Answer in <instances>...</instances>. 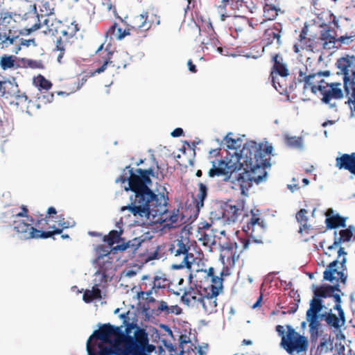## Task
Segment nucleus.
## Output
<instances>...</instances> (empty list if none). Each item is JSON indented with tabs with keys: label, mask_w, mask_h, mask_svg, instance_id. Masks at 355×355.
<instances>
[{
	"label": "nucleus",
	"mask_w": 355,
	"mask_h": 355,
	"mask_svg": "<svg viewBox=\"0 0 355 355\" xmlns=\"http://www.w3.org/2000/svg\"><path fill=\"white\" fill-rule=\"evenodd\" d=\"M239 155L243 159L244 171L236 175L232 183L239 187L243 196L248 197L249 189L254 183L259 185L267 180V170H270L272 165V157L277 154L272 144L264 139L261 142L247 139Z\"/></svg>",
	"instance_id": "1"
},
{
	"label": "nucleus",
	"mask_w": 355,
	"mask_h": 355,
	"mask_svg": "<svg viewBox=\"0 0 355 355\" xmlns=\"http://www.w3.org/2000/svg\"><path fill=\"white\" fill-rule=\"evenodd\" d=\"M338 258L343 256L340 262L341 265V270L338 271L336 268V266L339 262L338 259L333 261L327 266L326 270L324 271L323 278L324 280L330 282L333 285H322L320 286L315 287L313 290V293L314 296L318 299L331 297L332 293L336 291H340L338 288L339 282L345 283L346 282L347 275H345L344 271L347 270L345 266L347 259L345 257L347 254V252L345 251L344 248L340 247L338 250Z\"/></svg>",
	"instance_id": "2"
},
{
	"label": "nucleus",
	"mask_w": 355,
	"mask_h": 355,
	"mask_svg": "<svg viewBox=\"0 0 355 355\" xmlns=\"http://www.w3.org/2000/svg\"><path fill=\"white\" fill-rule=\"evenodd\" d=\"M122 327H115L107 323L103 324L99 329L94 331V336L98 339L110 344V346L100 347V355H103V351L106 348H111L117 354H123L121 352L126 349L130 336L123 334Z\"/></svg>",
	"instance_id": "3"
},
{
	"label": "nucleus",
	"mask_w": 355,
	"mask_h": 355,
	"mask_svg": "<svg viewBox=\"0 0 355 355\" xmlns=\"http://www.w3.org/2000/svg\"><path fill=\"white\" fill-rule=\"evenodd\" d=\"M116 183H121L122 184L127 183L124 186L125 192H132L129 200H152L155 198V191H153V182L141 178V176L130 171V175L125 176L120 175L115 180Z\"/></svg>",
	"instance_id": "4"
},
{
	"label": "nucleus",
	"mask_w": 355,
	"mask_h": 355,
	"mask_svg": "<svg viewBox=\"0 0 355 355\" xmlns=\"http://www.w3.org/2000/svg\"><path fill=\"white\" fill-rule=\"evenodd\" d=\"M239 153L227 151L225 157L211 162L213 166L208 172L209 177L224 176L223 181L228 182L230 181L233 173H236V176L241 173L239 171H244L245 164L241 162ZM232 181L233 180H231L232 182Z\"/></svg>",
	"instance_id": "5"
},
{
	"label": "nucleus",
	"mask_w": 355,
	"mask_h": 355,
	"mask_svg": "<svg viewBox=\"0 0 355 355\" xmlns=\"http://www.w3.org/2000/svg\"><path fill=\"white\" fill-rule=\"evenodd\" d=\"M276 331L282 337L280 345L289 354L306 352L309 347L307 338L300 335L291 326L286 325L287 332L282 325L276 326Z\"/></svg>",
	"instance_id": "6"
},
{
	"label": "nucleus",
	"mask_w": 355,
	"mask_h": 355,
	"mask_svg": "<svg viewBox=\"0 0 355 355\" xmlns=\"http://www.w3.org/2000/svg\"><path fill=\"white\" fill-rule=\"evenodd\" d=\"M191 244L188 238L180 236L177 238L170 244L168 248L169 254L176 262L175 268H191L196 258L191 252Z\"/></svg>",
	"instance_id": "7"
},
{
	"label": "nucleus",
	"mask_w": 355,
	"mask_h": 355,
	"mask_svg": "<svg viewBox=\"0 0 355 355\" xmlns=\"http://www.w3.org/2000/svg\"><path fill=\"white\" fill-rule=\"evenodd\" d=\"M245 201H220L216 202L211 211V218L222 220L225 224L236 223L243 215Z\"/></svg>",
	"instance_id": "8"
},
{
	"label": "nucleus",
	"mask_w": 355,
	"mask_h": 355,
	"mask_svg": "<svg viewBox=\"0 0 355 355\" xmlns=\"http://www.w3.org/2000/svg\"><path fill=\"white\" fill-rule=\"evenodd\" d=\"M251 218L250 221L244 225L243 227V231L245 232L249 238H240L239 239V248L240 252L248 250L250 245L252 243H257L260 242V240L257 239L258 235L256 232L257 227H259L261 230H263L266 227V224L263 219L260 218V210L257 209H252L250 211ZM231 246L229 250H232L234 247L236 250L239 248V245L236 243H231Z\"/></svg>",
	"instance_id": "9"
},
{
	"label": "nucleus",
	"mask_w": 355,
	"mask_h": 355,
	"mask_svg": "<svg viewBox=\"0 0 355 355\" xmlns=\"http://www.w3.org/2000/svg\"><path fill=\"white\" fill-rule=\"evenodd\" d=\"M139 202H144L139 205H135L132 203L127 207H123L122 211L129 209L134 216L140 217H146L152 223H159L163 214L166 211L167 201H164L162 204L161 201H138Z\"/></svg>",
	"instance_id": "10"
},
{
	"label": "nucleus",
	"mask_w": 355,
	"mask_h": 355,
	"mask_svg": "<svg viewBox=\"0 0 355 355\" xmlns=\"http://www.w3.org/2000/svg\"><path fill=\"white\" fill-rule=\"evenodd\" d=\"M129 248L131 249L132 253H137L139 255L142 256L143 260L145 261V262L161 257L158 252L161 248L160 245H155L150 241L140 240L138 238H135L127 243L117 245L112 249L124 251Z\"/></svg>",
	"instance_id": "11"
},
{
	"label": "nucleus",
	"mask_w": 355,
	"mask_h": 355,
	"mask_svg": "<svg viewBox=\"0 0 355 355\" xmlns=\"http://www.w3.org/2000/svg\"><path fill=\"white\" fill-rule=\"evenodd\" d=\"M155 347L149 344L148 335L146 330L137 328L135 331L134 337L130 336L126 349L122 352V355H150Z\"/></svg>",
	"instance_id": "12"
},
{
	"label": "nucleus",
	"mask_w": 355,
	"mask_h": 355,
	"mask_svg": "<svg viewBox=\"0 0 355 355\" xmlns=\"http://www.w3.org/2000/svg\"><path fill=\"white\" fill-rule=\"evenodd\" d=\"M216 281V285L204 286L202 289V296L200 305L208 315L217 311V297L223 291V285H221L218 280Z\"/></svg>",
	"instance_id": "13"
},
{
	"label": "nucleus",
	"mask_w": 355,
	"mask_h": 355,
	"mask_svg": "<svg viewBox=\"0 0 355 355\" xmlns=\"http://www.w3.org/2000/svg\"><path fill=\"white\" fill-rule=\"evenodd\" d=\"M142 279L144 281H148L150 288L148 289L147 282H143L141 286H144L143 288L144 291H141L138 295L139 296L146 295V299L150 302L155 301L154 297H150V295L153 293H157L159 289L165 288L169 285V280L166 277L165 275H156L153 279H150L147 276H144Z\"/></svg>",
	"instance_id": "14"
},
{
	"label": "nucleus",
	"mask_w": 355,
	"mask_h": 355,
	"mask_svg": "<svg viewBox=\"0 0 355 355\" xmlns=\"http://www.w3.org/2000/svg\"><path fill=\"white\" fill-rule=\"evenodd\" d=\"M335 67L340 70L336 73L338 76L355 79V55L345 53L337 59Z\"/></svg>",
	"instance_id": "15"
},
{
	"label": "nucleus",
	"mask_w": 355,
	"mask_h": 355,
	"mask_svg": "<svg viewBox=\"0 0 355 355\" xmlns=\"http://www.w3.org/2000/svg\"><path fill=\"white\" fill-rule=\"evenodd\" d=\"M203 205L204 201H187L184 207H181V212L180 211L181 224L191 223L196 220Z\"/></svg>",
	"instance_id": "16"
},
{
	"label": "nucleus",
	"mask_w": 355,
	"mask_h": 355,
	"mask_svg": "<svg viewBox=\"0 0 355 355\" xmlns=\"http://www.w3.org/2000/svg\"><path fill=\"white\" fill-rule=\"evenodd\" d=\"M13 230L17 236L23 240L34 238H41L40 234L42 231L38 230L31 224L24 222L22 220H15L12 223Z\"/></svg>",
	"instance_id": "17"
},
{
	"label": "nucleus",
	"mask_w": 355,
	"mask_h": 355,
	"mask_svg": "<svg viewBox=\"0 0 355 355\" xmlns=\"http://www.w3.org/2000/svg\"><path fill=\"white\" fill-rule=\"evenodd\" d=\"M159 220V223L164 229L170 230L179 227L181 225L180 209L173 208L170 210L166 206V211L164 212L161 219Z\"/></svg>",
	"instance_id": "18"
},
{
	"label": "nucleus",
	"mask_w": 355,
	"mask_h": 355,
	"mask_svg": "<svg viewBox=\"0 0 355 355\" xmlns=\"http://www.w3.org/2000/svg\"><path fill=\"white\" fill-rule=\"evenodd\" d=\"M336 167L339 170L348 171L355 176V152L340 153L336 157Z\"/></svg>",
	"instance_id": "19"
},
{
	"label": "nucleus",
	"mask_w": 355,
	"mask_h": 355,
	"mask_svg": "<svg viewBox=\"0 0 355 355\" xmlns=\"http://www.w3.org/2000/svg\"><path fill=\"white\" fill-rule=\"evenodd\" d=\"M202 288H204V286H200L199 288H190L185 291L181 297L182 302L188 306L198 307L202 296Z\"/></svg>",
	"instance_id": "20"
},
{
	"label": "nucleus",
	"mask_w": 355,
	"mask_h": 355,
	"mask_svg": "<svg viewBox=\"0 0 355 355\" xmlns=\"http://www.w3.org/2000/svg\"><path fill=\"white\" fill-rule=\"evenodd\" d=\"M95 263L98 267L95 275L101 276V282H107V279L113 275L115 270L112 258L102 259L99 262H95Z\"/></svg>",
	"instance_id": "21"
},
{
	"label": "nucleus",
	"mask_w": 355,
	"mask_h": 355,
	"mask_svg": "<svg viewBox=\"0 0 355 355\" xmlns=\"http://www.w3.org/2000/svg\"><path fill=\"white\" fill-rule=\"evenodd\" d=\"M58 223L59 227H55L54 226H53L51 227L53 229V230L42 232L40 234L41 238L47 239L51 237L54 234H60L62 232V230L64 229L72 227L75 225V221L66 220L63 215L59 216Z\"/></svg>",
	"instance_id": "22"
},
{
	"label": "nucleus",
	"mask_w": 355,
	"mask_h": 355,
	"mask_svg": "<svg viewBox=\"0 0 355 355\" xmlns=\"http://www.w3.org/2000/svg\"><path fill=\"white\" fill-rule=\"evenodd\" d=\"M22 58L17 57L14 55L3 54L0 58V67L6 71L8 69H17L21 68Z\"/></svg>",
	"instance_id": "23"
},
{
	"label": "nucleus",
	"mask_w": 355,
	"mask_h": 355,
	"mask_svg": "<svg viewBox=\"0 0 355 355\" xmlns=\"http://www.w3.org/2000/svg\"><path fill=\"white\" fill-rule=\"evenodd\" d=\"M127 168H130V171L141 176V178L148 180L150 182H153L152 178L157 179L159 181H162V178H160L159 176H158V173L156 172L155 166L154 164L150 166L148 168H137L136 169L131 167V165L129 164L128 165Z\"/></svg>",
	"instance_id": "24"
},
{
	"label": "nucleus",
	"mask_w": 355,
	"mask_h": 355,
	"mask_svg": "<svg viewBox=\"0 0 355 355\" xmlns=\"http://www.w3.org/2000/svg\"><path fill=\"white\" fill-rule=\"evenodd\" d=\"M355 231V227L349 225L348 228L342 230L339 232V236H337V232H334V241L328 249L332 250L335 247L339 245L341 243L349 241L353 236V233Z\"/></svg>",
	"instance_id": "25"
},
{
	"label": "nucleus",
	"mask_w": 355,
	"mask_h": 355,
	"mask_svg": "<svg viewBox=\"0 0 355 355\" xmlns=\"http://www.w3.org/2000/svg\"><path fill=\"white\" fill-rule=\"evenodd\" d=\"M279 12L282 13L284 12V11H282L278 5L276 6L274 3H268L267 2H264L263 17L265 18L260 22V24H263L268 21L275 20L277 18Z\"/></svg>",
	"instance_id": "26"
},
{
	"label": "nucleus",
	"mask_w": 355,
	"mask_h": 355,
	"mask_svg": "<svg viewBox=\"0 0 355 355\" xmlns=\"http://www.w3.org/2000/svg\"><path fill=\"white\" fill-rule=\"evenodd\" d=\"M308 211L305 209H301L296 214V219L300 224L298 232L302 236H304V233L309 234L312 230L311 225L308 224Z\"/></svg>",
	"instance_id": "27"
},
{
	"label": "nucleus",
	"mask_w": 355,
	"mask_h": 355,
	"mask_svg": "<svg viewBox=\"0 0 355 355\" xmlns=\"http://www.w3.org/2000/svg\"><path fill=\"white\" fill-rule=\"evenodd\" d=\"M232 135V132H229L223 137V141L225 142V149L234 150V153H239L243 150L242 138H232L231 137Z\"/></svg>",
	"instance_id": "28"
},
{
	"label": "nucleus",
	"mask_w": 355,
	"mask_h": 355,
	"mask_svg": "<svg viewBox=\"0 0 355 355\" xmlns=\"http://www.w3.org/2000/svg\"><path fill=\"white\" fill-rule=\"evenodd\" d=\"M33 85L35 87L39 92L49 91L53 87V83L50 80L46 79L44 76L39 73L33 78Z\"/></svg>",
	"instance_id": "29"
},
{
	"label": "nucleus",
	"mask_w": 355,
	"mask_h": 355,
	"mask_svg": "<svg viewBox=\"0 0 355 355\" xmlns=\"http://www.w3.org/2000/svg\"><path fill=\"white\" fill-rule=\"evenodd\" d=\"M284 142L289 148L300 150L304 149V139L301 136H291L288 134H285L284 135Z\"/></svg>",
	"instance_id": "30"
},
{
	"label": "nucleus",
	"mask_w": 355,
	"mask_h": 355,
	"mask_svg": "<svg viewBox=\"0 0 355 355\" xmlns=\"http://www.w3.org/2000/svg\"><path fill=\"white\" fill-rule=\"evenodd\" d=\"M333 212L332 209H329L328 211L327 218L325 219L327 227L329 229H335L338 227H345L346 226L345 218L341 217L339 215L331 216V214Z\"/></svg>",
	"instance_id": "31"
},
{
	"label": "nucleus",
	"mask_w": 355,
	"mask_h": 355,
	"mask_svg": "<svg viewBox=\"0 0 355 355\" xmlns=\"http://www.w3.org/2000/svg\"><path fill=\"white\" fill-rule=\"evenodd\" d=\"M196 237L202 244L207 247H211L215 244V236L212 232H198Z\"/></svg>",
	"instance_id": "32"
},
{
	"label": "nucleus",
	"mask_w": 355,
	"mask_h": 355,
	"mask_svg": "<svg viewBox=\"0 0 355 355\" xmlns=\"http://www.w3.org/2000/svg\"><path fill=\"white\" fill-rule=\"evenodd\" d=\"M324 305L321 299H318L314 296L310 303V308L306 311V317L310 315L318 316V313L323 309Z\"/></svg>",
	"instance_id": "33"
},
{
	"label": "nucleus",
	"mask_w": 355,
	"mask_h": 355,
	"mask_svg": "<svg viewBox=\"0 0 355 355\" xmlns=\"http://www.w3.org/2000/svg\"><path fill=\"white\" fill-rule=\"evenodd\" d=\"M306 320L309 322L311 338L312 339L317 338L318 336L319 327L320 326L318 316L310 315V317H306Z\"/></svg>",
	"instance_id": "34"
},
{
	"label": "nucleus",
	"mask_w": 355,
	"mask_h": 355,
	"mask_svg": "<svg viewBox=\"0 0 355 355\" xmlns=\"http://www.w3.org/2000/svg\"><path fill=\"white\" fill-rule=\"evenodd\" d=\"M112 250V247L108 244L107 245H98L95 248L97 257L96 258L94 262H99L102 259L110 258L109 254H110Z\"/></svg>",
	"instance_id": "35"
},
{
	"label": "nucleus",
	"mask_w": 355,
	"mask_h": 355,
	"mask_svg": "<svg viewBox=\"0 0 355 355\" xmlns=\"http://www.w3.org/2000/svg\"><path fill=\"white\" fill-rule=\"evenodd\" d=\"M83 300L86 303H90L94 300H101V291L96 286H94L92 290H86L83 294Z\"/></svg>",
	"instance_id": "36"
},
{
	"label": "nucleus",
	"mask_w": 355,
	"mask_h": 355,
	"mask_svg": "<svg viewBox=\"0 0 355 355\" xmlns=\"http://www.w3.org/2000/svg\"><path fill=\"white\" fill-rule=\"evenodd\" d=\"M333 342L329 338H322L315 350V355H324L333 350Z\"/></svg>",
	"instance_id": "37"
},
{
	"label": "nucleus",
	"mask_w": 355,
	"mask_h": 355,
	"mask_svg": "<svg viewBox=\"0 0 355 355\" xmlns=\"http://www.w3.org/2000/svg\"><path fill=\"white\" fill-rule=\"evenodd\" d=\"M21 68L44 69L45 67L41 60H37L31 58H22Z\"/></svg>",
	"instance_id": "38"
},
{
	"label": "nucleus",
	"mask_w": 355,
	"mask_h": 355,
	"mask_svg": "<svg viewBox=\"0 0 355 355\" xmlns=\"http://www.w3.org/2000/svg\"><path fill=\"white\" fill-rule=\"evenodd\" d=\"M153 191H155L154 200H170L166 187L159 182L155 183V187L153 188Z\"/></svg>",
	"instance_id": "39"
},
{
	"label": "nucleus",
	"mask_w": 355,
	"mask_h": 355,
	"mask_svg": "<svg viewBox=\"0 0 355 355\" xmlns=\"http://www.w3.org/2000/svg\"><path fill=\"white\" fill-rule=\"evenodd\" d=\"M321 318H324L327 324L330 327H333L336 329H338L341 327L340 319L335 314L331 313V309H330V312L322 314Z\"/></svg>",
	"instance_id": "40"
},
{
	"label": "nucleus",
	"mask_w": 355,
	"mask_h": 355,
	"mask_svg": "<svg viewBox=\"0 0 355 355\" xmlns=\"http://www.w3.org/2000/svg\"><path fill=\"white\" fill-rule=\"evenodd\" d=\"M340 82L327 83V86L331 88V95L334 99L340 100L344 98L345 92L340 87Z\"/></svg>",
	"instance_id": "41"
},
{
	"label": "nucleus",
	"mask_w": 355,
	"mask_h": 355,
	"mask_svg": "<svg viewBox=\"0 0 355 355\" xmlns=\"http://www.w3.org/2000/svg\"><path fill=\"white\" fill-rule=\"evenodd\" d=\"M271 73H275L282 78H286L290 75V71L286 62L282 64L280 66L276 67V66H272Z\"/></svg>",
	"instance_id": "42"
},
{
	"label": "nucleus",
	"mask_w": 355,
	"mask_h": 355,
	"mask_svg": "<svg viewBox=\"0 0 355 355\" xmlns=\"http://www.w3.org/2000/svg\"><path fill=\"white\" fill-rule=\"evenodd\" d=\"M272 33H274L271 28H266L263 31V38L260 44H262V49L265 51L266 47L270 46L273 44L275 38L272 37Z\"/></svg>",
	"instance_id": "43"
},
{
	"label": "nucleus",
	"mask_w": 355,
	"mask_h": 355,
	"mask_svg": "<svg viewBox=\"0 0 355 355\" xmlns=\"http://www.w3.org/2000/svg\"><path fill=\"white\" fill-rule=\"evenodd\" d=\"M121 232H118L117 230H112L109 232L108 235H106L103 237V241L106 242L109 245L112 247V245L118 243L120 240Z\"/></svg>",
	"instance_id": "44"
},
{
	"label": "nucleus",
	"mask_w": 355,
	"mask_h": 355,
	"mask_svg": "<svg viewBox=\"0 0 355 355\" xmlns=\"http://www.w3.org/2000/svg\"><path fill=\"white\" fill-rule=\"evenodd\" d=\"M208 187L202 182L198 183V193L196 198L192 195V200H206L207 198Z\"/></svg>",
	"instance_id": "45"
},
{
	"label": "nucleus",
	"mask_w": 355,
	"mask_h": 355,
	"mask_svg": "<svg viewBox=\"0 0 355 355\" xmlns=\"http://www.w3.org/2000/svg\"><path fill=\"white\" fill-rule=\"evenodd\" d=\"M343 89L346 96H349L350 92L355 88V79L349 78L348 76L343 77Z\"/></svg>",
	"instance_id": "46"
},
{
	"label": "nucleus",
	"mask_w": 355,
	"mask_h": 355,
	"mask_svg": "<svg viewBox=\"0 0 355 355\" xmlns=\"http://www.w3.org/2000/svg\"><path fill=\"white\" fill-rule=\"evenodd\" d=\"M296 81L295 78H294L293 82L289 85L288 87H283L282 88V91H279V93L281 95H284L286 96V101H291L290 95L289 94L295 90L296 88Z\"/></svg>",
	"instance_id": "47"
},
{
	"label": "nucleus",
	"mask_w": 355,
	"mask_h": 355,
	"mask_svg": "<svg viewBox=\"0 0 355 355\" xmlns=\"http://www.w3.org/2000/svg\"><path fill=\"white\" fill-rule=\"evenodd\" d=\"M207 277L209 278L211 282V284L208 286H215V283H216V280H218L219 282H220L221 285H223V279L215 275L214 268L212 267L209 268L207 270Z\"/></svg>",
	"instance_id": "48"
},
{
	"label": "nucleus",
	"mask_w": 355,
	"mask_h": 355,
	"mask_svg": "<svg viewBox=\"0 0 355 355\" xmlns=\"http://www.w3.org/2000/svg\"><path fill=\"white\" fill-rule=\"evenodd\" d=\"M19 35H10V33H8L6 36V38L0 42V45H1V49L8 47L9 45L13 44L16 40L19 38Z\"/></svg>",
	"instance_id": "49"
},
{
	"label": "nucleus",
	"mask_w": 355,
	"mask_h": 355,
	"mask_svg": "<svg viewBox=\"0 0 355 355\" xmlns=\"http://www.w3.org/2000/svg\"><path fill=\"white\" fill-rule=\"evenodd\" d=\"M270 62L272 63V66H276V67L285 62H284L283 57L280 53H275L271 54Z\"/></svg>",
	"instance_id": "50"
},
{
	"label": "nucleus",
	"mask_w": 355,
	"mask_h": 355,
	"mask_svg": "<svg viewBox=\"0 0 355 355\" xmlns=\"http://www.w3.org/2000/svg\"><path fill=\"white\" fill-rule=\"evenodd\" d=\"M151 159L153 161V164L155 166L157 170L156 172L158 173V176L162 178V180L164 178L165 174L164 173V168L159 164L158 161L155 158L153 154L151 155Z\"/></svg>",
	"instance_id": "51"
},
{
	"label": "nucleus",
	"mask_w": 355,
	"mask_h": 355,
	"mask_svg": "<svg viewBox=\"0 0 355 355\" xmlns=\"http://www.w3.org/2000/svg\"><path fill=\"white\" fill-rule=\"evenodd\" d=\"M118 34L116 35V40L119 41H121L126 36L130 35V30L129 28L123 29L121 27H118L117 30Z\"/></svg>",
	"instance_id": "52"
},
{
	"label": "nucleus",
	"mask_w": 355,
	"mask_h": 355,
	"mask_svg": "<svg viewBox=\"0 0 355 355\" xmlns=\"http://www.w3.org/2000/svg\"><path fill=\"white\" fill-rule=\"evenodd\" d=\"M157 311L160 313L164 312L166 314L173 312V311L171 310L168 307V306L167 305V303L164 301H160L159 302V305L157 306Z\"/></svg>",
	"instance_id": "53"
},
{
	"label": "nucleus",
	"mask_w": 355,
	"mask_h": 355,
	"mask_svg": "<svg viewBox=\"0 0 355 355\" xmlns=\"http://www.w3.org/2000/svg\"><path fill=\"white\" fill-rule=\"evenodd\" d=\"M9 82V78L3 77V80H0V93L1 97H4L6 99H8V96H6V89L5 85Z\"/></svg>",
	"instance_id": "54"
},
{
	"label": "nucleus",
	"mask_w": 355,
	"mask_h": 355,
	"mask_svg": "<svg viewBox=\"0 0 355 355\" xmlns=\"http://www.w3.org/2000/svg\"><path fill=\"white\" fill-rule=\"evenodd\" d=\"M276 76L277 75H275V73H271V70L270 71L269 79L270 80L271 85L277 91L279 92V90H278V89H277V85L280 88H282V85L278 81V78H277Z\"/></svg>",
	"instance_id": "55"
},
{
	"label": "nucleus",
	"mask_w": 355,
	"mask_h": 355,
	"mask_svg": "<svg viewBox=\"0 0 355 355\" xmlns=\"http://www.w3.org/2000/svg\"><path fill=\"white\" fill-rule=\"evenodd\" d=\"M209 39L208 40L207 42H209V44H211L213 47L215 48L216 46H218V45L221 44L216 33V35H214L213 33H209Z\"/></svg>",
	"instance_id": "56"
},
{
	"label": "nucleus",
	"mask_w": 355,
	"mask_h": 355,
	"mask_svg": "<svg viewBox=\"0 0 355 355\" xmlns=\"http://www.w3.org/2000/svg\"><path fill=\"white\" fill-rule=\"evenodd\" d=\"M119 24L117 22L114 21L108 28V30L105 33V38H107L109 35H110V38L112 39V35L115 34L116 30H118Z\"/></svg>",
	"instance_id": "57"
},
{
	"label": "nucleus",
	"mask_w": 355,
	"mask_h": 355,
	"mask_svg": "<svg viewBox=\"0 0 355 355\" xmlns=\"http://www.w3.org/2000/svg\"><path fill=\"white\" fill-rule=\"evenodd\" d=\"M31 44H33L34 46H37L35 38H31L28 40H26L24 38L20 39V45L28 47Z\"/></svg>",
	"instance_id": "58"
},
{
	"label": "nucleus",
	"mask_w": 355,
	"mask_h": 355,
	"mask_svg": "<svg viewBox=\"0 0 355 355\" xmlns=\"http://www.w3.org/2000/svg\"><path fill=\"white\" fill-rule=\"evenodd\" d=\"M211 224L207 222L200 223L198 225V232H212Z\"/></svg>",
	"instance_id": "59"
},
{
	"label": "nucleus",
	"mask_w": 355,
	"mask_h": 355,
	"mask_svg": "<svg viewBox=\"0 0 355 355\" xmlns=\"http://www.w3.org/2000/svg\"><path fill=\"white\" fill-rule=\"evenodd\" d=\"M53 51H59V52L65 51V47L63 45V42H62V39L61 37H59L57 39L56 43H55V47L53 49Z\"/></svg>",
	"instance_id": "60"
},
{
	"label": "nucleus",
	"mask_w": 355,
	"mask_h": 355,
	"mask_svg": "<svg viewBox=\"0 0 355 355\" xmlns=\"http://www.w3.org/2000/svg\"><path fill=\"white\" fill-rule=\"evenodd\" d=\"M171 136L173 138H178L184 136V131L182 128H175L171 132Z\"/></svg>",
	"instance_id": "61"
},
{
	"label": "nucleus",
	"mask_w": 355,
	"mask_h": 355,
	"mask_svg": "<svg viewBox=\"0 0 355 355\" xmlns=\"http://www.w3.org/2000/svg\"><path fill=\"white\" fill-rule=\"evenodd\" d=\"M352 42V40H349V37L347 33H345L343 35L338 37V42L340 46L342 44L349 45Z\"/></svg>",
	"instance_id": "62"
},
{
	"label": "nucleus",
	"mask_w": 355,
	"mask_h": 355,
	"mask_svg": "<svg viewBox=\"0 0 355 355\" xmlns=\"http://www.w3.org/2000/svg\"><path fill=\"white\" fill-rule=\"evenodd\" d=\"M182 143L184 146H187L188 148L191 150H193V157H196V150L198 149L196 146H195L194 143L192 141L184 140L182 141Z\"/></svg>",
	"instance_id": "63"
},
{
	"label": "nucleus",
	"mask_w": 355,
	"mask_h": 355,
	"mask_svg": "<svg viewBox=\"0 0 355 355\" xmlns=\"http://www.w3.org/2000/svg\"><path fill=\"white\" fill-rule=\"evenodd\" d=\"M273 33H282L283 25L281 22H275L272 27H270Z\"/></svg>",
	"instance_id": "64"
}]
</instances>
